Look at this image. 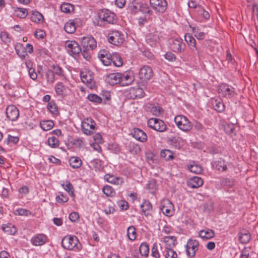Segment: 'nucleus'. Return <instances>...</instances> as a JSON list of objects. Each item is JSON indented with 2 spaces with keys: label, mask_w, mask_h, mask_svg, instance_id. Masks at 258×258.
I'll list each match as a JSON object with an SVG mask.
<instances>
[{
  "label": "nucleus",
  "mask_w": 258,
  "mask_h": 258,
  "mask_svg": "<svg viewBox=\"0 0 258 258\" xmlns=\"http://www.w3.org/2000/svg\"><path fill=\"white\" fill-rule=\"evenodd\" d=\"M98 23L100 26L113 24L117 20L116 16L108 9L100 10L98 13Z\"/></svg>",
  "instance_id": "1"
},
{
  "label": "nucleus",
  "mask_w": 258,
  "mask_h": 258,
  "mask_svg": "<svg viewBox=\"0 0 258 258\" xmlns=\"http://www.w3.org/2000/svg\"><path fill=\"white\" fill-rule=\"evenodd\" d=\"M62 246L68 250L79 251L82 249V244L78 238L74 235H67L61 240Z\"/></svg>",
  "instance_id": "2"
},
{
  "label": "nucleus",
  "mask_w": 258,
  "mask_h": 258,
  "mask_svg": "<svg viewBox=\"0 0 258 258\" xmlns=\"http://www.w3.org/2000/svg\"><path fill=\"white\" fill-rule=\"evenodd\" d=\"M174 122L178 128L185 132L190 131L193 127L192 123L188 118L182 115L176 116L174 117Z\"/></svg>",
  "instance_id": "3"
},
{
  "label": "nucleus",
  "mask_w": 258,
  "mask_h": 258,
  "mask_svg": "<svg viewBox=\"0 0 258 258\" xmlns=\"http://www.w3.org/2000/svg\"><path fill=\"white\" fill-rule=\"evenodd\" d=\"M108 41L115 46H119L123 43L125 40L124 34L118 30H112L108 35Z\"/></svg>",
  "instance_id": "4"
},
{
  "label": "nucleus",
  "mask_w": 258,
  "mask_h": 258,
  "mask_svg": "<svg viewBox=\"0 0 258 258\" xmlns=\"http://www.w3.org/2000/svg\"><path fill=\"white\" fill-rule=\"evenodd\" d=\"M218 92L220 95L226 98H231L236 94L235 88L227 84L220 85Z\"/></svg>",
  "instance_id": "5"
},
{
  "label": "nucleus",
  "mask_w": 258,
  "mask_h": 258,
  "mask_svg": "<svg viewBox=\"0 0 258 258\" xmlns=\"http://www.w3.org/2000/svg\"><path fill=\"white\" fill-rule=\"evenodd\" d=\"M148 126L159 132H164L167 129L165 123L161 119L157 118H151L147 122Z\"/></svg>",
  "instance_id": "6"
},
{
  "label": "nucleus",
  "mask_w": 258,
  "mask_h": 258,
  "mask_svg": "<svg viewBox=\"0 0 258 258\" xmlns=\"http://www.w3.org/2000/svg\"><path fill=\"white\" fill-rule=\"evenodd\" d=\"M96 123L91 118H85L81 123L82 131L87 135H91L95 128Z\"/></svg>",
  "instance_id": "7"
},
{
  "label": "nucleus",
  "mask_w": 258,
  "mask_h": 258,
  "mask_svg": "<svg viewBox=\"0 0 258 258\" xmlns=\"http://www.w3.org/2000/svg\"><path fill=\"white\" fill-rule=\"evenodd\" d=\"M160 209L162 213L168 217H171L174 213V206L168 199L163 200L161 203Z\"/></svg>",
  "instance_id": "8"
},
{
  "label": "nucleus",
  "mask_w": 258,
  "mask_h": 258,
  "mask_svg": "<svg viewBox=\"0 0 258 258\" xmlns=\"http://www.w3.org/2000/svg\"><path fill=\"white\" fill-rule=\"evenodd\" d=\"M150 4L157 12L163 13L167 9V3L165 0H150Z\"/></svg>",
  "instance_id": "9"
},
{
  "label": "nucleus",
  "mask_w": 258,
  "mask_h": 258,
  "mask_svg": "<svg viewBox=\"0 0 258 258\" xmlns=\"http://www.w3.org/2000/svg\"><path fill=\"white\" fill-rule=\"evenodd\" d=\"M199 241L196 239H190L186 245V253L188 256L193 257L198 249Z\"/></svg>",
  "instance_id": "10"
},
{
  "label": "nucleus",
  "mask_w": 258,
  "mask_h": 258,
  "mask_svg": "<svg viewBox=\"0 0 258 258\" xmlns=\"http://www.w3.org/2000/svg\"><path fill=\"white\" fill-rule=\"evenodd\" d=\"M153 73L152 68L149 66H144L139 71V78L143 81H146L150 80L153 77Z\"/></svg>",
  "instance_id": "11"
},
{
  "label": "nucleus",
  "mask_w": 258,
  "mask_h": 258,
  "mask_svg": "<svg viewBox=\"0 0 258 258\" xmlns=\"http://www.w3.org/2000/svg\"><path fill=\"white\" fill-rule=\"evenodd\" d=\"M6 113L7 117L12 121L17 120L19 116V111L17 107L14 105L8 106Z\"/></svg>",
  "instance_id": "12"
},
{
  "label": "nucleus",
  "mask_w": 258,
  "mask_h": 258,
  "mask_svg": "<svg viewBox=\"0 0 258 258\" xmlns=\"http://www.w3.org/2000/svg\"><path fill=\"white\" fill-rule=\"evenodd\" d=\"M170 48L176 53H181L184 50L185 44L181 38L173 39L171 40Z\"/></svg>",
  "instance_id": "13"
},
{
  "label": "nucleus",
  "mask_w": 258,
  "mask_h": 258,
  "mask_svg": "<svg viewBox=\"0 0 258 258\" xmlns=\"http://www.w3.org/2000/svg\"><path fill=\"white\" fill-rule=\"evenodd\" d=\"M65 46L67 51L71 55L78 54L81 51L80 46L75 41L68 40L66 42Z\"/></svg>",
  "instance_id": "14"
},
{
  "label": "nucleus",
  "mask_w": 258,
  "mask_h": 258,
  "mask_svg": "<svg viewBox=\"0 0 258 258\" xmlns=\"http://www.w3.org/2000/svg\"><path fill=\"white\" fill-rule=\"evenodd\" d=\"M30 241L33 245L41 246L47 242L48 238L45 234H36L31 238Z\"/></svg>",
  "instance_id": "15"
},
{
  "label": "nucleus",
  "mask_w": 258,
  "mask_h": 258,
  "mask_svg": "<svg viewBox=\"0 0 258 258\" xmlns=\"http://www.w3.org/2000/svg\"><path fill=\"white\" fill-rule=\"evenodd\" d=\"M121 77V73H113L106 75L105 80L107 83L113 86L117 84H120Z\"/></svg>",
  "instance_id": "16"
},
{
  "label": "nucleus",
  "mask_w": 258,
  "mask_h": 258,
  "mask_svg": "<svg viewBox=\"0 0 258 258\" xmlns=\"http://www.w3.org/2000/svg\"><path fill=\"white\" fill-rule=\"evenodd\" d=\"M82 45L84 48L93 50L96 47L97 43L95 39L93 37L87 36L83 38Z\"/></svg>",
  "instance_id": "17"
},
{
  "label": "nucleus",
  "mask_w": 258,
  "mask_h": 258,
  "mask_svg": "<svg viewBox=\"0 0 258 258\" xmlns=\"http://www.w3.org/2000/svg\"><path fill=\"white\" fill-rule=\"evenodd\" d=\"M98 58L104 66H109L112 62L111 54L106 50H101L99 52Z\"/></svg>",
  "instance_id": "18"
},
{
  "label": "nucleus",
  "mask_w": 258,
  "mask_h": 258,
  "mask_svg": "<svg viewBox=\"0 0 258 258\" xmlns=\"http://www.w3.org/2000/svg\"><path fill=\"white\" fill-rule=\"evenodd\" d=\"M120 85L126 86L131 85L134 80V77L132 72H125L121 73L120 77Z\"/></svg>",
  "instance_id": "19"
},
{
  "label": "nucleus",
  "mask_w": 258,
  "mask_h": 258,
  "mask_svg": "<svg viewBox=\"0 0 258 258\" xmlns=\"http://www.w3.org/2000/svg\"><path fill=\"white\" fill-rule=\"evenodd\" d=\"M132 135L135 139L141 142H144L147 140L146 134L143 131L138 128L134 129Z\"/></svg>",
  "instance_id": "20"
},
{
  "label": "nucleus",
  "mask_w": 258,
  "mask_h": 258,
  "mask_svg": "<svg viewBox=\"0 0 258 258\" xmlns=\"http://www.w3.org/2000/svg\"><path fill=\"white\" fill-rule=\"evenodd\" d=\"M203 183V180L201 177L194 176L187 181V185L189 187L196 188L201 186Z\"/></svg>",
  "instance_id": "21"
},
{
  "label": "nucleus",
  "mask_w": 258,
  "mask_h": 258,
  "mask_svg": "<svg viewBox=\"0 0 258 258\" xmlns=\"http://www.w3.org/2000/svg\"><path fill=\"white\" fill-rule=\"evenodd\" d=\"M104 179L108 182L115 185H122L124 183L122 178L115 176L110 174H106L104 176Z\"/></svg>",
  "instance_id": "22"
},
{
  "label": "nucleus",
  "mask_w": 258,
  "mask_h": 258,
  "mask_svg": "<svg viewBox=\"0 0 258 258\" xmlns=\"http://www.w3.org/2000/svg\"><path fill=\"white\" fill-rule=\"evenodd\" d=\"M184 39L191 51L194 52L197 51V53L199 54L198 48L196 46V39L192 35L189 33H186L184 35Z\"/></svg>",
  "instance_id": "23"
},
{
  "label": "nucleus",
  "mask_w": 258,
  "mask_h": 258,
  "mask_svg": "<svg viewBox=\"0 0 258 258\" xmlns=\"http://www.w3.org/2000/svg\"><path fill=\"white\" fill-rule=\"evenodd\" d=\"M68 87L64 86L62 83L58 82L55 84V90L56 94L58 96L63 97L67 93Z\"/></svg>",
  "instance_id": "24"
},
{
  "label": "nucleus",
  "mask_w": 258,
  "mask_h": 258,
  "mask_svg": "<svg viewBox=\"0 0 258 258\" xmlns=\"http://www.w3.org/2000/svg\"><path fill=\"white\" fill-rule=\"evenodd\" d=\"M142 212L145 216H149L152 212V205L149 201H145L141 206Z\"/></svg>",
  "instance_id": "25"
},
{
  "label": "nucleus",
  "mask_w": 258,
  "mask_h": 258,
  "mask_svg": "<svg viewBox=\"0 0 258 258\" xmlns=\"http://www.w3.org/2000/svg\"><path fill=\"white\" fill-rule=\"evenodd\" d=\"M200 237L203 240H208L213 238L215 235L213 230L210 229L201 230L199 234Z\"/></svg>",
  "instance_id": "26"
},
{
  "label": "nucleus",
  "mask_w": 258,
  "mask_h": 258,
  "mask_svg": "<svg viewBox=\"0 0 258 258\" xmlns=\"http://www.w3.org/2000/svg\"><path fill=\"white\" fill-rule=\"evenodd\" d=\"M170 143L176 149H180L184 143V140L179 136H174L170 139Z\"/></svg>",
  "instance_id": "27"
},
{
  "label": "nucleus",
  "mask_w": 258,
  "mask_h": 258,
  "mask_svg": "<svg viewBox=\"0 0 258 258\" xmlns=\"http://www.w3.org/2000/svg\"><path fill=\"white\" fill-rule=\"evenodd\" d=\"M131 97L133 98H141L144 95V92L143 89L140 87L133 88L130 90Z\"/></svg>",
  "instance_id": "28"
},
{
  "label": "nucleus",
  "mask_w": 258,
  "mask_h": 258,
  "mask_svg": "<svg viewBox=\"0 0 258 258\" xmlns=\"http://www.w3.org/2000/svg\"><path fill=\"white\" fill-rule=\"evenodd\" d=\"M148 109L153 115L157 116L160 115L163 112V110L160 106L152 104L149 105Z\"/></svg>",
  "instance_id": "29"
},
{
  "label": "nucleus",
  "mask_w": 258,
  "mask_h": 258,
  "mask_svg": "<svg viewBox=\"0 0 258 258\" xmlns=\"http://www.w3.org/2000/svg\"><path fill=\"white\" fill-rule=\"evenodd\" d=\"M76 20H69L64 25V29L68 33L72 34L75 32L76 29Z\"/></svg>",
  "instance_id": "30"
},
{
  "label": "nucleus",
  "mask_w": 258,
  "mask_h": 258,
  "mask_svg": "<svg viewBox=\"0 0 258 258\" xmlns=\"http://www.w3.org/2000/svg\"><path fill=\"white\" fill-rule=\"evenodd\" d=\"M212 104L214 109L217 112H222L225 109V105L220 99H213Z\"/></svg>",
  "instance_id": "31"
},
{
  "label": "nucleus",
  "mask_w": 258,
  "mask_h": 258,
  "mask_svg": "<svg viewBox=\"0 0 258 258\" xmlns=\"http://www.w3.org/2000/svg\"><path fill=\"white\" fill-rule=\"evenodd\" d=\"M25 65L28 69L29 77L33 80H35L37 78V74L34 69L32 68V62L31 60H28L25 61Z\"/></svg>",
  "instance_id": "32"
},
{
  "label": "nucleus",
  "mask_w": 258,
  "mask_h": 258,
  "mask_svg": "<svg viewBox=\"0 0 258 258\" xmlns=\"http://www.w3.org/2000/svg\"><path fill=\"white\" fill-rule=\"evenodd\" d=\"M2 229L8 235H14L17 232L16 227L10 223L2 225Z\"/></svg>",
  "instance_id": "33"
},
{
  "label": "nucleus",
  "mask_w": 258,
  "mask_h": 258,
  "mask_svg": "<svg viewBox=\"0 0 258 258\" xmlns=\"http://www.w3.org/2000/svg\"><path fill=\"white\" fill-rule=\"evenodd\" d=\"M213 165L217 170L220 171H224L227 169V164L224 160L221 158L214 161Z\"/></svg>",
  "instance_id": "34"
},
{
  "label": "nucleus",
  "mask_w": 258,
  "mask_h": 258,
  "mask_svg": "<svg viewBox=\"0 0 258 258\" xmlns=\"http://www.w3.org/2000/svg\"><path fill=\"white\" fill-rule=\"evenodd\" d=\"M190 28L191 29L192 32L193 34H194L195 36L198 40H203L204 39L205 33L202 31L199 27L190 26Z\"/></svg>",
  "instance_id": "35"
},
{
  "label": "nucleus",
  "mask_w": 258,
  "mask_h": 258,
  "mask_svg": "<svg viewBox=\"0 0 258 258\" xmlns=\"http://www.w3.org/2000/svg\"><path fill=\"white\" fill-rule=\"evenodd\" d=\"M160 156L166 161L173 160L174 158L173 153L168 149L162 150L160 153Z\"/></svg>",
  "instance_id": "36"
},
{
  "label": "nucleus",
  "mask_w": 258,
  "mask_h": 258,
  "mask_svg": "<svg viewBox=\"0 0 258 258\" xmlns=\"http://www.w3.org/2000/svg\"><path fill=\"white\" fill-rule=\"evenodd\" d=\"M111 60L114 66L116 67H120L123 63L121 56L117 53H114L111 54Z\"/></svg>",
  "instance_id": "37"
},
{
  "label": "nucleus",
  "mask_w": 258,
  "mask_h": 258,
  "mask_svg": "<svg viewBox=\"0 0 258 258\" xmlns=\"http://www.w3.org/2000/svg\"><path fill=\"white\" fill-rule=\"evenodd\" d=\"M159 36L157 34L151 33L147 36V41L153 46L159 41Z\"/></svg>",
  "instance_id": "38"
},
{
  "label": "nucleus",
  "mask_w": 258,
  "mask_h": 258,
  "mask_svg": "<svg viewBox=\"0 0 258 258\" xmlns=\"http://www.w3.org/2000/svg\"><path fill=\"white\" fill-rule=\"evenodd\" d=\"M188 168L190 172L195 174H200L203 170L202 167L194 161L188 165Z\"/></svg>",
  "instance_id": "39"
},
{
  "label": "nucleus",
  "mask_w": 258,
  "mask_h": 258,
  "mask_svg": "<svg viewBox=\"0 0 258 258\" xmlns=\"http://www.w3.org/2000/svg\"><path fill=\"white\" fill-rule=\"evenodd\" d=\"M40 126L43 131H47L53 127L54 123L50 120H44L40 122Z\"/></svg>",
  "instance_id": "40"
},
{
  "label": "nucleus",
  "mask_w": 258,
  "mask_h": 258,
  "mask_svg": "<svg viewBox=\"0 0 258 258\" xmlns=\"http://www.w3.org/2000/svg\"><path fill=\"white\" fill-rule=\"evenodd\" d=\"M50 69H52V71L54 75L64 77V71L59 66L53 64L50 66Z\"/></svg>",
  "instance_id": "41"
},
{
  "label": "nucleus",
  "mask_w": 258,
  "mask_h": 258,
  "mask_svg": "<svg viewBox=\"0 0 258 258\" xmlns=\"http://www.w3.org/2000/svg\"><path fill=\"white\" fill-rule=\"evenodd\" d=\"M164 241L166 243V246L172 248L175 245L176 239V237L174 236H168L164 238Z\"/></svg>",
  "instance_id": "42"
},
{
  "label": "nucleus",
  "mask_w": 258,
  "mask_h": 258,
  "mask_svg": "<svg viewBox=\"0 0 258 258\" xmlns=\"http://www.w3.org/2000/svg\"><path fill=\"white\" fill-rule=\"evenodd\" d=\"M128 150L132 154H137L141 151L139 145L134 142H130L128 145Z\"/></svg>",
  "instance_id": "43"
},
{
  "label": "nucleus",
  "mask_w": 258,
  "mask_h": 258,
  "mask_svg": "<svg viewBox=\"0 0 258 258\" xmlns=\"http://www.w3.org/2000/svg\"><path fill=\"white\" fill-rule=\"evenodd\" d=\"M127 236L131 241H134L137 237L136 229L134 226H130L127 229Z\"/></svg>",
  "instance_id": "44"
},
{
  "label": "nucleus",
  "mask_w": 258,
  "mask_h": 258,
  "mask_svg": "<svg viewBox=\"0 0 258 258\" xmlns=\"http://www.w3.org/2000/svg\"><path fill=\"white\" fill-rule=\"evenodd\" d=\"M31 20L36 23H41L43 20V15L38 12H33L31 15Z\"/></svg>",
  "instance_id": "45"
},
{
  "label": "nucleus",
  "mask_w": 258,
  "mask_h": 258,
  "mask_svg": "<svg viewBox=\"0 0 258 258\" xmlns=\"http://www.w3.org/2000/svg\"><path fill=\"white\" fill-rule=\"evenodd\" d=\"M70 164L73 168H78L82 165V160L79 157H72L70 159Z\"/></svg>",
  "instance_id": "46"
},
{
  "label": "nucleus",
  "mask_w": 258,
  "mask_h": 258,
  "mask_svg": "<svg viewBox=\"0 0 258 258\" xmlns=\"http://www.w3.org/2000/svg\"><path fill=\"white\" fill-rule=\"evenodd\" d=\"M15 14L19 18L24 19L28 15V11L25 8H17L14 10Z\"/></svg>",
  "instance_id": "47"
},
{
  "label": "nucleus",
  "mask_w": 258,
  "mask_h": 258,
  "mask_svg": "<svg viewBox=\"0 0 258 258\" xmlns=\"http://www.w3.org/2000/svg\"><path fill=\"white\" fill-rule=\"evenodd\" d=\"M164 256L165 258H177V254L176 252L173 250L171 247L166 246Z\"/></svg>",
  "instance_id": "48"
},
{
  "label": "nucleus",
  "mask_w": 258,
  "mask_h": 258,
  "mask_svg": "<svg viewBox=\"0 0 258 258\" xmlns=\"http://www.w3.org/2000/svg\"><path fill=\"white\" fill-rule=\"evenodd\" d=\"M250 239V234L248 231L241 232L239 235V240L242 243H246Z\"/></svg>",
  "instance_id": "49"
},
{
  "label": "nucleus",
  "mask_w": 258,
  "mask_h": 258,
  "mask_svg": "<svg viewBox=\"0 0 258 258\" xmlns=\"http://www.w3.org/2000/svg\"><path fill=\"white\" fill-rule=\"evenodd\" d=\"M139 251L142 256H148L149 253V245L146 243H142L139 247Z\"/></svg>",
  "instance_id": "50"
},
{
  "label": "nucleus",
  "mask_w": 258,
  "mask_h": 258,
  "mask_svg": "<svg viewBox=\"0 0 258 258\" xmlns=\"http://www.w3.org/2000/svg\"><path fill=\"white\" fill-rule=\"evenodd\" d=\"M48 145L52 148H57L59 145V142L57 138L52 136L49 137L47 140Z\"/></svg>",
  "instance_id": "51"
},
{
  "label": "nucleus",
  "mask_w": 258,
  "mask_h": 258,
  "mask_svg": "<svg viewBox=\"0 0 258 258\" xmlns=\"http://www.w3.org/2000/svg\"><path fill=\"white\" fill-rule=\"evenodd\" d=\"M61 12L70 13L74 10V6L70 3H63L60 7Z\"/></svg>",
  "instance_id": "52"
},
{
  "label": "nucleus",
  "mask_w": 258,
  "mask_h": 258,
  "mask_svg": "<svg viewBox=\"0 0 258 258\" xmlns=\"http://www.w3.org/2000/svg\"><path fill=\"white\" fill-rule=\"evenodd\" d=\"M62 186L71 196H74V187L73 185L69 181H66L65 183L62 184Z\"/></svg>",
  "instance_id": "53"
},
{
  "label": "nucleus",
  "mask_w": 258,
  "mask_h": 258,
  "mask_svg": "<svg viewBox=\"0 0 258 258\" xmlns=\"http://www.w3.org/2000/svg\"><path fill=\"white\" fill-rule=\"evenodd\" d=\"M102 191L107 197H113L115 194L114 189L109 185H106L104 186L102 189Z\"/></svg>",
  "instance_id": "54"
},
{
  "label": "nucleus",
  "mask_w": 258,
  "mask_h": 258,
  "mask_svg": "<svg viewBox=\"0 0 258 258\" xmlns=\"http://www.w3.org/2000/svg\"><path fill=\"white\" fill-rule=\"evenodd\" d=\"M45 77L47 82L49 84H52L55 81V75L52 71V69H48L45 73Z\"/></svg>",
  "instance_id": "55"
},
{
  "label": "nucleus",
  "mask_w": 258,
  "mask_h": 258,
  "mask_svg": "<svg viewBox=\"0 0 258 258\" xmlns=\"http://www.w3.org/2000/svg\"><path fill=\"white\" fill-rule=\"evenodd\" d=\"M47 107L51 113L54 114H57L58 113V107L54 101H50L48 103Z\"/></svg>",
  "instance_id": "56"
},
{
  "label": "nucleus",
  "mask_w": 258,
  "mask_h": 258,
  "mask_svg": "<svg viewBox=\"0 0 258 258\" xmlns=\"http://www.w3.org/2000/svg\"><path fill=\"white\" fill-rule=\"evenodd\" d=\"M151 256L155 258H160L161 256L157 243H154L152 246L151 249Z\"/></svg>",
  "instance_id": "57"
},
{
  "label": "nucleus",
  "mask_w": 258,
  "mask_h": 258,
  "mask_svg": "<svg viewBox=\"0 0 258 258\" xmlns=\"http://www.w3.org/2000/svg\"><path fill=\"white\" fill-rule=\"evenodd\" d=\"M91 164L95 171H99L102 169V161L98 159H95L91 162Z\"/></svg>",
  "instance_id": "58"
},
{
  "label": "nucleus",
  "mask_w": 258,
  "mask_h": 258,
  "mask_svg": "<svg viewBox=\"0 0 258 258\" xmlns=\"http://www.w3.org/2000/svg\"><path fill=\"white\" fill-rule=\"evenodd\" d=\"M87 99L93 103H100L102 102L101 97L95 94H89L87 96Z\"/></svg>",
  "instance_id": "59"
},
{
  "label": "nucleus",
  "mask_w": 258,
  "mask_h": 258,
  "mask_svg": "<svg viewBox=\"0 0 258 258\" xmlns=\"http://www.w3.org/2000/svg\"><path fill=\"white\" fill-rule=\"evenodd\" d=\"M196 12L199 16L203 17L205 19H208L210 18L209 13L205 11L201 6L198 7V10Z\"/></svg>",
  "instance_id": "60"
},
{
  "label": "nucleus",
  "mask_w": 258,
  "mask_h": 258,
  "mask_svg": "<svg viewBox=\"0 0 258 258\" xmlns=\"http://www.w3.org/2000/svg\"><path fill=\"white\" fill-rule=\"evenodd\" d=\"M15 214L20 216H28L31 214V213L28 210L19 208L16 210Z\"/></svg>",
  "instance_id": "61"
},
{
  "label": "nucleus",
  "mask_w": 258,
  "mask_h": 258,
  "mask_svg": "<svg viewBox=\"0 0 258 258\" xmlns=\"http://www.w3.org/2000/svg\"><path fill=\"white\" fill-rule=\"evenodd\" d=\"M92 51V50L83 48V50H81L80 52H81L82 55L86 60H89L91 58Z\"/></svg>",
  "instance_id": "62"
},
{
  "label": "nucleus",
  "mask_w": 258,
  "mask_h": 258,
  "mask_svg": "<svg viewBox=\"0 0 258 258\" xmlns=\"http://www.w3.org/2000/svg\"><path fill=\"white\" fill-rule=\"evenodd\" d=\"M0 38L4 42L8 43L11 42V38L9 37V35L7 32H2L0 34Z\"/></svg>",
  "instance_id": "63"
},
{
  "label": "nucleus",
  "mask_w": 258,
  "mask_h": 258,
  "mask_svg": "<svg viewBox=\"0 0 258 258\" xmlns=\"http://www.w3.org/2000/svg\"><path fill=\"white\" fill-rule=\"evenodd\" d=\"M56 201L58 203H64L68 201L69 198L63 194H61L57 196L55 198Z\"/></svg>",
  "instance_id": "64"
}]
</instances>
